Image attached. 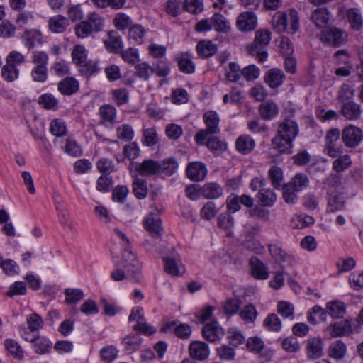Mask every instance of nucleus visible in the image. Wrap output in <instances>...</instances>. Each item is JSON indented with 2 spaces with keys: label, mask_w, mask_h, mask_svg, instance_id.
I'll use <instances>...</instances> for the list:
<instances>
[{
  "label": "nucleus",
  "mask_w": 363,
  "mask_h": 363,
  "mask_svg": "<svg viewBox=\"0 0 363 363\" xmlns=\"http://www.w3.org/2000/svg\"><path fill=\"white\" fill-rule=\"evenodd\" d=\"M145 33L144 28L139 24L134 25L129 28L128 38L138 44H141Z\"/></svg>",
  "instance_id": "48"
},
{
  "label": "nucleus",
  "mask_w": 363,
  "mask_h": 363,
  "mask_svg": "<svg viewBox=\"0 0 363 363\" xmlns=\"http://www.w3.org/2000/svg\"><path fill=\"white\" fill-rule=\"evenodd\" d=\"M323 189L327 194H334L337 193L341 189V178L337 174H330L323 183Z\"/></svg>",
  "instance_id": "27"
},
{
  "label": "nucleus",
  "mask_w": 363,
  "mask_h": 363,
  "mask_svg": "<svg viewBox=\"0 0 363 363\" xmlns=\"http://www.w3.org/2000/svg\"><path fill=\"white\" fill-rule=\"evenodd\" d=\"M240 317L247 323H253L257 316V311L256 308L252 304H248L240 311Z\"/></svg>",
  "instance_id": "50"
},
{
  "label": "nucleus",
  "mask_w": 363,
  "mask_h": 363,
  "mask_svg": "<svg viewBox=\"0 0 363 363\" xmlns=\"http://www.w3.org/2000/svg\"><path fill=\"white\" fill-rule=\"evenodd\" d=\"M164 262L165 263V271L172 275L179 276L181 274V269L182 265L179 259V255L177 253L174 252L171 257H164Z\"/></svg>",
  "instance_id": "21"
},
{
  "label": "nucleus",
  "mask_w": 363,
  "mask_h": 363,
  "mask_svg": "<svg viewBox=\"0 0 363 363\" xmlns=\"http://www.w3.org/2000/svg\"><path fill=\"white\" fill-rule=\"evenodd\" d=\"M264 324L269 330L274 332L280 331L282 328L281 320L274 313L268 315L264 321Z\"/></svg>",
  "instance_id": "64"
},
{
  "label": "nucleus",
  "mask_w": 363,
  "mask_h": 363,
  "mask_svg": "<svg viewBox=\"0 0 363 363\" xmlns=\"http://www.w3.org/2000/svg\"><path fill=\"white\" fill-rule=\"evenodd\" d=\"M342 140L346 147H356L363 140V131L356 125H347L342 130Z\"/></svg>",
  "instance_id": "7"
},
{
  "label": "nucleus",
  "mask_w": 363,
  "mask_h": 363,
  "mask_svg": "<svg viewBox=\"0 0 363 363\" xmlns=\"http://www.w3.org/2000/svg\"><path fill=\"white\" fill-rule=\"evenodd\" d=\"M203 121L206 125V128L198 131L194 137L195 141L199 145H203L204 140H206L208 135H213L220 133L218 127L220 118L216 111H206L203 114Z\"/></svg>",
  "instance_id": "6"
},
{
  "label": "nucleus",
  "mask_w": 363,
  "mask_h": 363,
  "mask_svg": "<svg viewBox=\"0 0 363 363\" xmlns=\"http://www.w3.org/2000/svg\"><path fill=\"white\" fill-rule=\"evenodd\" d=\"M26 323L30 332H38L43 326V318L37 313H33L26 318Z\"/></svg>",
  "instance_id": "51"
},
{
  "label": "nucleus",
  "mask_w": 363,
  "mask_h": 363,
  "mask_svg": "<svg viewBox=\"0 0 363 363\" xmlns=\"http://www.w3.org/2000/svg\"><path fill=\"white\" fill-rule=\"evenodd\" d=\"M257 26L256 15L252 11L241 13L236 19L237 28L242 32L255 30Z\"/></svg>",
  "instance_id": "10"
},
{
  "label": "nucleus",
  "mask_w": 363,
  "mask_h": 363,
  "mask_svg": "<svg viewBox=\"0 0 363 363\" xmlns=\"http://www.w3.org/2000/svg\"><path fill=\"white\" fill-rule=\"evenodd\" d=\"M347 35L345 32L337 28H330L322 30L320 39L323 43L339 47L346 42Z\"/></svg>",
  "instance_id": "8"
},
{
  "label": "nucleus",
  "mask_w": 363,
  "mask_h": 363,
  "mask_svg": "<svg viewBox=\"0 0 363 363\" xmlns=\"http://www.w3.org/2000/svg\"><path fill=\"white\" fill-rule=\"evenodd\" d=\"M189 351L190 357L194 360L203 361L210 355L208 345L202 341H194L190 343Z\"/></svg>",
  "instance_id": "12"
},
{
  "label": "nucleus",
  "mask_w": 363,
  "mask_h": 363,
  "mask_svg": "<svg viewBox=\"0 0 363 363\" xmlns=\"http://www.w3.org/2000/svg\"><path fill=\"white\" fill-rule=\"evenodd\" d=\"M259 113L262 119L271 121L279 115V108L275 102L266 101L259 105Z\"/></svg>",
  "instance_id": "16"
},
{
  "label": "nucleus",
  "mask_w": 363,
  "mask_h": 363,
  "mask_svg": "<svg viewBox=\"0 0 363 363\" xmlns=\"http://www.w3.org/2000/svg\"><path fill=\"white\" fill-rule=\"evenodd\" d=\"M132 23L131 18L122 12L117 13L113 19V24L116 29L119 30L128 28Z\"/></svg>",
  "instance_id": "47"
},
{
  "label": "nucleus",
  "mask_w": 363,
  "mask_h": 363,
  "mask_svg": "<svg viewBox=\"0 0 363 363\" xmlns=\"http://www.w3.org/2000/svg\"><path fill=\"white\" fill-rule=\"evenodd\" d=\"M223 188L217 183L206 184L201 189V194L207 199H216L223 194Z\"/></svg>",
  "instance_id": "30"
},
{
  "label": "nucleus",
  "mask_w": 363,
  "mask_h": 363,
  "mask_svg": "<svg viewBox=\"0 0 363 363\" xmlns=\"http://www.w3.org/2000/svg\"><path fill=\"white\" fill-rule=\"evenodd\" d=\"M351 165L352 160L350 155H340L333 162V169L340 173L350 168Z\"/></svg>",
  "instance_id": "43"
},
{
  "label": "nucleus",
  "mask_w": 363,
  "mask_h": 363,
  "mask_svg": "<svg viewBox=\"0 0 363 363\" xmlns=\"http://www.w3.org/2000/svg\"><path fill=\"white\" fill-rule=\"evenodd\" d=\"M117 137L124 141H130L133 138L134 130L131 125L123 124L116 128Z\"/></svg>",
  "instance_id": "63"
},
{
  "label": "nucleus",
  "mask_w": 363,
  "mask_h": 363,
  "mask_svg": "<svg viewBox=\"0 0 363 363\" xmlns=\"http://www.w3.org/2000/svg\"><path fill=\"white\" fill-rule=\"evenodd\" d=\"M22 38L25 46L28 49H33L36 45L42 43V33L36 29L26 30Z\"/></svg>",
  "instance_id": "22"
},
{
  "label": "nucleus",
  "mask_w": 363,
  "mask_h": 363,
  "mask_svg": "<svg viewBox=\"0 0 363 363\" xmlns=\"http://www.w3.org/2000/svg\"><path fill=\"white\" fill-rule=\"evenodd\" d=\"M272 28L277 33L287 32L294 34L299 28V17L294 9H291L289 13L277 12L272 20Z\"/></svg>",
  "instance_id": "5"
},
{
  "label": "nucleus",
  "mask_w": 363,
  "mask_h": 363,
  "mask_svg": "<svg viewBox=\"0 0 363 363\" xmlns=\"http://www.w3.org/2000/svg\"><path fill=\"white\" fill-rule=\"evenodd\" d=\"M65 302L67 304H76L84 297V292L79 289L68 288L65 290Z\"/></svg>",
  "instance_id": "46"
},
{
  "label": "nucleus",
  "mask_w": 363,
  "mask_h": 363,
  "mask_svg": "<svg viewBox=\"0 0 363 363\" xmlns=\"http://www.w3.org/2000/svg\"><path fill=\"white\" fill-rule=\"evenodd\" d=\"M285 79V75L282 71L278 69H272L265 74V82L271 88L280 86Z\"/></svg>",
  "instance_id": "26"
},
{
  "label": "nucleus",
  "mask_w": 363,
  "mask_h": 363,
  "mask_svg": "<svg viewBox=\"0 0 363 363\" xmlns=\"http://www.w3.org/2000/svg\"><path fill=\"white\" fill-rule=\"evenodd\" d=\"M241 75L242 70H240V66L235 62H230L225 72L226 79L230 82H236L240 79Z\"/></svg>",
  "instance_id": "41"
},
{
  "label": "nucleus",
  "mask_w": 363,
  "mask_h": 363,
  "mask_svg": "<svg viewBox=\"0 0 363 363\" xmlns=\"http://www.w3.org/2000/svg\"><path fill=\"white\" fill-rule=\"evenodd\" d=\"M237 150L242 154L250 153L255 147V142L252 138L248 135L240 136L235 143Z\"/></svg>",
  "instance_id": "29"
},
{
  "label": "nucleus",
  "mask_w": 363,
  "mask_h": 363,
  "mask_svg": "<svg viewBox=\"0 0 363 363\" xmlns=\"http://www.w3.org/2000/svg\"><path fill=\"white\" fill-rule=\"evenodd\" d=\"M342 320L331 325V334L333 337L342 336L347 334L350 330V323L347 320Z\"/></svg>",
  "instance_id": "40"
},
{
  "label": "nucleus",
  "mask_w": 363,
  "mask_h": 363,
  "mask_svg": "<svg viewBox=\"0 0 363 363\" xmlns=\"http://www.w3.org/2000/svg\"><path fill=\"white\" fill-rule=\"evenodd\" d=\"M207 174V169L204 164L200 162H194L186 168V175L192 181L203 180Z\"/></svg>",
  "instance_id": "15"
},
{
  "label": "nucleus",
  "mask_w": 363,
  "mask_h": 363,
  "mask_svg": "<svg viewBox=\"0 0 363 363\" xmlns=\"http://www.w3.org/2000/svg\"><path fill=\"white\" fill-rule=\"evenodd\" d=\"M218 208L212 201H208L201 209L200 216L203 219L209 220L213 218L218 213Z\"/></svg>",
  "instance_id": "54"
},
{
  "label": "nucleus",
  "mask_w": 363,
  "mask_h": 363,
  "mask_svg": "<svg viewBox=\"0 0 363 363\" xmlns=\"http://www.w3.org/2000/svg\"><path fill=\"white\" fill-rule=\"evenodd\" d=\"M50 133L57 137H62L67 134V128L61 119H54L50 123Z\"/></svg>",
  "instance_id": "52"
},
{
  "label": "nucleus",
  "mask_w": 363,
  "mask_h": 363,
  "mask_svg": "<svg viewBox=\"0 0 363 363\" xmlns=\"http://www.w3.org/2000/svg\"><path fill=\"white\" fill-rule=\"evenodd\" d=\"M58 90L64 95H72L78 91L79 82L73 77H65L58 83Z\"/></svg>",
  "instance_id": "20"
},
{
  "label": "nucleus",
  "mask_w": 363,
  "mask_h": 363,
  "mask_svg": "<svg viewBox=\"0 0 363 363\" xmlns=\"http://www.w3.org/2000/svg\"><path fill=\"white\" fill-rule=\"evenodd\" d=\"M283 199L285 202L290 204L296 203L298 200V191L293 187L290 183H287L283 186Z\"/></svg>",
  "instance_id": "56"
},
{
  "label": "nucleus",
  "mask_w": 363,
  "mask_h": 363,
  "mask_svg": "<svg viewBox=\"0 0 363 363\" xmlns=\"http://www.w3.org/2000/svg\"><path fill=\"white\" fill-rule=\"evenodd\" d=\"M203 337L211 342L219 340L224 334L223 328L218 322H213L206 324L202 330Z\"/></svg>",
  "instance_id": "13"
},
{
  "label": "nucleus",
  "mask_w": 363,
  "mask_h": 363,
  "mask_svg": "<svg viewBox=\"0 0 363 363\" xmlns=\"http://www.w3.org/2000/svg\"><path fill=\"white\" fill-rule=\"evenodd\" d=\"M208 148L213 152H219L226 148V145L218 137L208 135L204 140V144Z\"/></svg>",
  "instance_id": "57"
},
{
  "label": "nucleus",
  "mask_w": 363,
  "mask_h": 363,
  "mask_svg": "<svg viewBox=\"0 0 363 363\" xmlns=\"http://www.w3.org/2000/svg\"><path fill=\"white\" fill-rule=\"evenodd\" d=\"M192 55L189 52H183L177 55L176 60L179 69L186 74H192L195 72V64L192 60Z\"/></svg>",
  "instance_id": "19"
},
{
  "label": "nucleus",
  "mask_w": 363,
  "mask_h": 363,
  "mask_svg": "<svg viewBox=\"0 0 363 363\" xmlns=\"http://www.w3.org/2000/svg\"><path fill=\"white\" fill-rule=\"evenodd\" d=\"M141 340V337L138 335H128L123 338V344L125 350L132 353L140 348Z\"/></svg>",
  "instance_id": "44"
},
{
  "label": "nucleus",
  "mask_w": 363,
  "mask_h": 363,
  "mask_svg": "<svg viewBox=\"0 0 363 363\" xmlns=\"http://www.w3.org/2000/svg\"><path fill=\"white\" fill-rule=\"evenodd\" d=\"M213 28L218 32H228L230 26L225 17L219 13H216L211 17Z\"/></svg>",
  "instance_id": "38"
},
{
  "label": "nucleus",
  "mask_w": 363,
  "mask_h": 363,
  "mask_svg": "<svg viewBox=\"0 0 363 363\" xmlns=\"http://www.w3.org/2000/svg\"><path fill=\"white\" fill-rule=\"evenodd\" d=\"M299 133L298 123L286 118L278 123L276 135L272 139V147L281 154H291L294 141Z\"/></svg>",
  "instance_id": "1"
},
{
  "label": "nucleus",
  "mask_w": 363,
  "mask_h": 363,
  "mask_svg": "<svg viewBox=\"0 0 363 363\" xmlns=\"http://www.w3.org/2000/svg\"><path fill=\"white\" fill-rule=\"evenodd\" d=\"M278 313L284 318H294V307L287 301H280L277 305Z\"/></svg>",
  "instance_id": "62"
},
{
  "label": "nucleus",
  "mask_w": 363,
  "mask_h": 363,
  "mask_svg": "<svg viewBox=\"0 0 363 363\" xmlns=\"http://www.w3.org/2000/svg\"><path fill=\"white\" fill-rule=\"evenodd\" d=\"M158 134L155 128H150L143 130V143L147 146H153L158 142Z\"/></svg>",
  "instance_id": "59"
},
{
  "label": "nucleus",
  "mask_w": 363,
  "mask_h": 363,
  "mask_svg": "<svg viewBox=\"0 0 363 363\" xmlns=\"http://www.w3.org/2000/svg\"><path fill=\"white\" fill-rule=\"evenodd\" d=\"M272 39V33L267 29H259L256 31L252 42L246 46L248 55L255 57L260 62H264L268 57V45Z\"/></svg>",
  "instance_id": "4"
},
{
  "label": "nucleus",
  "mask_w": 363,
  "mask_h": 363,
  "mask_svg": "<svg viewBox=\"0 0 363 363\" xmlns=\"http://www.w3.org/2000/svg\"><path fill=\"white\" fill-rule=\"evenodd\" d=\"M267 247L270 255L277 263L291 264L293 262V257L283 250L281 245L278 241L267 245Z\"/></svg>",
  "instance_id": "11"
},
{
  "label": "nucleus",
  "mask_w": 363,
  "mask_h": 363,
  "mask_svg": "<svg viewBox=\"0 0 363 363\" xmlns=\"http://www.w3.org/2000/svg\"><path fill=\"white\" fill-rule=\"evenodd\" d=\"M257 198L262 206L265 207L272 206L277 201V194L271 189L262 188L257 193Z\"/></svg>",
  "instance_id": "31"
},
{
  "label": "nucleus",
  "mask_w": 363,
  "mask_h": 363,
  "mask_svg": "<svg viewBox=\"0 0 363 363\" xmlns=\"http://www.w3.org/2000/svg\"><path fill=\"white\" fill-rule=\"evenodd\" d=\"M325 311L333 318H342L346 313L345 305L341 301H332L327 303Z\"/></svg>",
  "instance_id": "25"
},
{
  "label": "nucleus",
  "mask_w": 363,
  "mask_h": 363,
  "mask_svg": "<svg viewBox=\"0 0 363 363\" xmlns=\"http://www.w3.org/2000/svg\"><path fill=\"white\" fill-rule=\"evenodd\" d=\"M133 191L137 199H145L148 191L146 181L138 177H135L133 182Z\"/></svg>",
  "instance_id": "39"
},
{
  "label": "nucleus",
  "mask_w": 363,
  "mask_h": 363,
  "mask_svg": "<svg viewBox=\"0 0 363 363\" xmlns=\"http://www.w3.org/2000/svg\"><path fill=\"white\" fill-rule=\"evenodd\" d=\"M250 263L252 265V274L255 279L264 280L269 277L267 267L262 261L257 259H252Z\"/></svg>",
  "instance_id": "35"
},
{
  "label": "nucleus",
  "mask_w": 363,
  "mask_h": 363,
  "mask_svg": "<svg viewBox=\"0 0 363 363\" xmlns=\"http://www.w3.org/2000/svg\"><path fill=\"white\" fill-rule=\"evenodd\" d=\"M48 25L52 33H60L66 30L68 20L62 15H57L50 18Z\"/></svg>",
  "instance_id": "33"
},
{
  "label": "nucleus",
  "mask_w": 363,
  "mask_h": 363,
  "mask_svg": "<svg viewBox=\"0 0 363 363\" xmlns=\"http://www.w3.org/2000/svg\"><path fill=\"white\" fill-rule=\"evenodd\" d=\"M178 164L173 158L162 161L145 160L140 163L135 164V170L141 176L150 177L159 174L170 176L177 169Z\"/></svg>",
  "instance_id": "3"
},
{
  "label": "nucleus",
  "mask_w": 363,
  "mask_h": 363,
  "mask_svg": "<svg viewBox=\"0 0 363 363\" xmlns=\"http://www.w3.org/2000/svg\"><path fill=\"white\" fill-rule=\"evenodd\" d=\"M326 311L324 308L318 305L313 307L311 311L307 315V320L311 324H316L318 320H323L325 318Z\"/></svg>",
  "instance_id": "55"
},
{
  "label": "nucleus",
  "mask_w": 363,
  "mask_h": 363,
  "mask_svg": "<svg viewBox=\"0 0 363 363\" xmlns=\"http://www.w3.org/2000/svg\"><path fill=\"white\" fill-rule=\"evenodd\" d=\"M99 124L107 128H112L116 123L117 111L109 104H104L99 109Z\"/></svg>",
  "instance_id": "9"
},
{
  "label": "nucleus",
  "mask_w": 363,
  "mask_h": 363,
  "mask_svg": "<svg viewBox=\"0 0 363 363\" xmlns=\"http://www.w3.org/2000/svg\"><path fill=\"white\" fill-rule=\"evenodd\" d=\"M38 104L46 109H55L57 108L58 101L51 94H44L39 96Z\"/></svg>",
  "instance_id": "61"
},
{
  "label": "nucleus",
  "mask_w": 363,
  "mask_h": 363,
  "mask_svg": "<svg viewBox=\"0 0 363 363\" xmlns=\"http://www.w3.org/2000/svg\"><path fill=\"white\" fill-rule=\"evenodd\" d=\"M100 70L99 62L96 60H85L79 65L80 74L85 77H91L97 74Z\"/></svg>",
  "instance_id": "32"
},
{
  "label": "nucleus",
  "mask_w": 363,
  "mask_h": 363,
  "mask_svg": "<svg viewBox=\"0 0 363 363\" xmlns=\"http://www.w3.org/2000/svg\"><path fill=\"white\" fill-rule=\"evenodd\" d=\"M307 356L311 359L320 358L323 354V340L320 337H313L308 340Z\"/></svg>",
  "instance_id": "18"
},
{
  "label": "nucleus",
  "mask_w": 363,
  "mask_h": 363,
  "mask_svg": "<svg viewBox=\"0 0 363 363\" xmlns=\"http://www.w3.org/2000/svg\"><path fill=\"white\" fill-rule=\"evenodd\" d=\"M341 113L347 120L357 121L362 115V110L358 104L350 101L343 103Z\"/></svg>",
  "instance_id": "17"
},
{
  "label": "nucleus",
  "mask_w": 363,
  "mask_h": 363,
  "mask_svg": "<svg viewBox=\"0 0 363 363\" xmlns=\"http://www.w3.org/2000/svg\"><path fill=\"white\" fill-rule=\"evenodd\" d=\"M72 57L73 62L76 65H79L86 60L87 50L83 45H75L72 52Z\"/></svg>",
  "instance_id": "60"
},
{
  "label": "nucleus",
  "mask_w": 363,
  "mask_h": 363,
  "mask_svg": "<svg viewBox=\"0 0 363 363\" xmlns=\"http://www.w3.org/2000/svg\"><path fill=\"white\" fill-rule=\"evenodd\" d=\"M4 345L8 352L14 357L21 359L23 357V351L19 344L13 339H6Z\"/></svg>",
  "instance_id": "49"
},
{
  "label": "nucleus",
  "mask_w": 363,
  "mask_h": 363,
  "mask_svg": "<svg viewBox=\"0 0 363 363\" xmlns=\"http://www.w3.org/2000/svg\"><path fill=\"white\" fill-rule=\"evenodd\" d=\"M106 48L114 53H119L123 48V41L121 37L116 31L109 33L108 38L104 40Z\"/></svg>",
  "instance_id": "28"
},
{
  "label": "nucleus",
  "mask_w": 363,
  "mask_h": 363,
  "mask_svg": "<svg viewBox=\"0 0 363 363\" xmlns=\"http://www.w3.org/2000/svg\"><path fill=\"white\" fill-rule=\"evenodd\" d=\"M347 17L353 30H359L362 27V18L357 8H351L347 11Z\"/></svg>",
  "instance_id": "37"
},
{
  "label": "nucleus",
  "mask_w": 363,
  "mask_h": 363,
  "mask_svg": "<svg viewBox=\"0 0 363 363\" xmlns=\"http://www.w3.org/2000/svg\"><path fill=\"white\" fill-rule=\"evenodd\" d=\"M347 353V346L342 340L333 342L328 348V355L335 359H342Z\"/></svg>",
  "instance_id": "23"
},
{
  "label": "nucleus",
  "mask_w": 363,
  "mask_h": 363,
  "mask_svg": "<svg viewBox=\"0 0 363 363\" xmlns=\"http://www.w3.org/2000/svg\"><path fill=\"white\" fill-rule=\"evenodd\" d=\"M34 350L39 354H44L48 352L52 346V342L44 337L38 335L37 340L34 342Z\"/></svg>",
  "instance_id": "58"
},
{
  "label": "nucleus",
  "mask_w": 363,
  "mask_h": 363,
  "mask_svg": "<svg viewBox=\"0 0 363 363\" xmlns=\"http://www.w3.org/2000/svg\"><path fill=\"white\" fill-rule=\"evenodd\" d=\"M330 13L325 8H318L311 13V20L318 28H325L328 23Z\"/></svg>",
  "instance_id": "24"
},
{
  "label": "nucleus",
  "mask_w": 363,
  "mask_h": 363,
  "mask_svg": "<svg viewBox=\"0 0 363 363\" xmlns=\"http://www.w3.org/2000/svg\"><path fill=\"white\" fill-rule=\"evenodd\" d=\"M268 174L272 186L274 189H279L283 181L281 169L277 166H273L269 169Z\"/></svg>",
  "instance_id": "45"
},
{
  "label": "nucleus",
  "mask_w": 363,
  "mask_h": 363,
  "mask_svg": "<svg viewBox=\"0 0 363 363\" xmlns=\"http://www.w3.org/2000/svg\"><path fill=\"white\" fill-rule=\"evenodd\" d=\"M141 264L135 255L125 249L123 252V259L115 264L111 277L114 281L125 279L138 281L141 278Z\"/></svg>",
  "instance_id": "2"
},
{
  "label": "nucleus",
  "mask_w": 363,
  "mask_h": 363,
  "mask_svg": "<svg viewBox=\"0 0 363 363\" xmlns=\"http://www.w3.org/2000/svg\"><path fill=\"white\" fill-rule=\"evenodd\" d=\"M143 225L151 235L157 237L162 234V221L158 215L154 213L147 215L144 219Z\"/></svg>",
  "instance_id": "14"
},
{
  "label": "nucleus",
  "mask_w": 363,
  "mask_h": 363,
  "mask_svg": "<svg viewBox=\"0 0 363 363\" xmlns=\"http://www.w3.org/2000/svg\"><path fill=\"white\" fill-rule=\"evenodd\" d=\"M183 8L189 13L198 14L203 11V0H185Z\"/></svg>",
  "instance_id": "53"
},
{
  "label": "nucleus",
  "mask_w": 363,
  "mask_h": 363,
  "mask_svg": "<svg viewBox=\"0 0 363 363\" xmlns=\"http://www.w3.org/2000/svg\"><path fill=\"white\" fill-rule=\"evenodd\" d=\"M298 192L306 189L309 186V179L303 173L296 174L289 182Z\"/></svg>",
  "instance_id": "42"
},
{
  "label": "nucleus",
  "mask_w": 363,
  "mask_h": 363,
  "mask_svg": "<svg viewBox=\"0 0 363 363\" xmlns=\"http://www.w3.org/2000/svg\"><path fill=\"white\" fill-rule=\"evenodd\" d=\"M328 195L327 211L328 212L334 213L344 208L345 202L343 197L340 194L335 193L334 194Z\"/></svg>",
  "instance_id": "36"
},
{
  "label": "nucleus",
  "mask_w": 363,
  "mask_h": 363,
  "mask_svg": "<svg viewBox=\"0 0 363 363\" xmlns=\"http://www.w3.org/2000/svg\"><path fill=\"white\" fill-rule=\"evenodd\" d=\"M196 51L199 56L208 57L213 55L217 51V45L210 40H200L196 45Z\"/></svg>",
  "instance_id": "34"
}]
</instances>
